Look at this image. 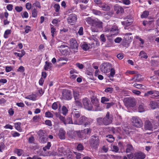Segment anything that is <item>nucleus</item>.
<instances>
[{
	"label": "nucleus",
	"instance_id": "nucleus-1",
	"mask_svg": "<svg viewBox=\"0 0 159 159\" xmlns=\"http://www.w3.org/2000/svg\"><path fill=\"white\" fill-rule=\"evenodd\" d=\"M113 120V116L110 114L109 112L107 113L105 116L103 118L100 117L97 119V122L99 125L103 124L106 125L111 124Z\"/></svg>",
	"mask_w": 159,
	"mask_h": 159
},
{
	"label": "nucleus",
	"instance_id": "nucleus-2",
	"mask_svg": "<svg viewBox=\"0 0 159 159\" xmlns=\"http://www.w3.org/2000/svg\"><path fill=\"white\" fill-rule=\"evenodd\" d=\"M92 122L91 119L86 117L84 116H81L77 120H74V124L76 125H84L85 127L89 125Z\"/></svg>",
	"mask_w": 159,
	"mask_h": 159
},
{
	"label": "nucleus",
	"instance_id": "nucleus-3",
	"mask_svg": "<svg viewBox=\"0 0 159 159\" xmlns=\"http://www.w3.org/2000/svg\"><path fill=\"white\" fill-rule=\"evenodd\" d=\"M102 23L101 21H94L92 24L91 29L93 32H98L102 28Z\"/></svg>",
	"mask_w": 159,
	"mask_h": 159
},
{
	"label": "nucleus",
	"instance_id": "nucleus-4",
	"mask_svg": "<svg viewBox=\"0 0 159 159\" xmlns=\"http://www.w3.org/2000/svg\"><path fill=\"white\" fill-rule=\"evenodd\" d=\"M132 125L137 128H140L143 125V122L137 116H133L131 118Z\"/></svg>",
	"mask_w": 159,
	"mask_h": 159
},
{
	"label": "nucleus",
	"instance_id": "nucleus-5",
	"mask_svg": "<svg viewBox=\"0 0 159 159\" xmlns=\"http://www.w3.org/2000/svg\"><path fill=\"white\" fill-rule=\"evenodd\" d=\"M78 44L75 39L74 38L70 39L69 41L70 48L75 52H77L78 49Z\"/></svg>",
	"mask_w": 159,
	"mask_h": 159
},
{
	"label": "nucleus",
	"instance_id": "nucleus-6",
	"mask_svg": "<svg viewBox=\"0 0 159 159\" xmlns=\"http://www.w3.org/2000/svg\"><path fill=\"white\" fill-rule=\"evenodd\" d=\"M111 67L112 66L110 63L104 62L101 65L100 70L102 72L106 73L109 72Z\"/></svg>",
	"mask_w": 159,
	"mask_h": 159
},
{
	"label": "nucleus",
	"instance_id": "nucleus-7",
	"mask_svg": "<svg viewBox=\"0 0 159 159\" xmlns=\"http://www.w3.org/2000/svg\"><path fill=\"white\" fill-rule=\"evenodd\" d=\"M68 23L70 25H74L76 22L77 20V16L74 14H71L68 15L67 18Z\"/></svg>",
	"mask_w": 159,
	"mask_h": 159
},
{
	"label": "nucleus",
	"instance_id": "nucleus-8",
	"mask_svg": "<svg viewBox=\"0 0 159 159\" xmlns=\"http://www.w3.org/2000/svg\"><path fill=\"white\" fill-rule=\"evenodd\" d=\"M62 96L65 99L70 100L72 98L71 92L69 90H64L62 92Z\"/></svg>",
	"mask_w": 159,
	"mask_h": 159
},
{
	"label": "nucleus",
	"instance_id": "nucleus-9",
	"mask_svg": "<svg viewBox=\"0 0 159 159\" xmlns=\"http://www.w3.org/2000/svg\"><path fill=\"white\" fill-rule=\"evenodd\" d=\"M82 102L85 109L88 110H91L92 109V106L89 99L85 98L83 99Z\"/></svg>",
	"mask_w": 159,
	"mask_h": 159
},
{
	"label": "nucleus",
	"instance_id": "nucleus-10",
	"mask_svg": "<svg viewBox=\"0 0 159 159\" xmlns=\"http://www.w3.org/2000/svg\"><path fill=\"white\" fill-rule=\"evenodd\" d=\"M80 111H77V110L75 108H73L72 110L71 115L73 117L74 120H77L81 116Z\"/></svg>",
	"mask_w": 159,
	"mask_h": 159
},
{
	"label": "nucleus",
	"instance_id": "nucleus-11",
	"mask_svg": "<svg viewBox=\"0 0 159 159\" xmlns=\"http://www.w3.org/2000/svg\"><path fill=\"white\" fill-rule=\"evenodd\" d=\"M153 128L152 122L149 120L145 121L144 124V129L146 130H152Z\"/></svg>",
	"mask_w": 159,
	"mask_h": 159
},
{
	"label": "nucleus",
	"instance_id": "nucleus-12",
	"mask_svg": "<svg viewBox=\"0 0 159 159\" xmlns=\"http://www.w3.org/2000/svg\"><path fill=\"white\" fill-rule=\"evenodd\" d=\"M38 134L39 138L41 139H48V136L45 130L42 129L40 130L38 132Z\"/></svg>",
	"mask_w": 159,
	"mask_h": 159
},
{
	"label": "nucleus",
	"instance_id": "nucleus-13",
	"mask_svg": "<svg viewBox=\"0 0 159 159\" xmlns=\"http://www.w3.org/2000/svg\"><path fill=\"white\" fill-rule=\"evenodd\" d=\"M145 157V155L141 152H135L134 154V159H143Z\"/></svg>",
	"mask_w": 159,
	"mask_h": 159
},
{
	"label": "nucleus",
	"instance_id": "nucleus-14",
	"mask_svg": "<svg viewBox=\"0 0 159 159\" xmlns=\"http://www.w3.org/2000/svg\"><path fill=\"white\" fill-rule=\"evenodd\" d=\"M125 104L129 107H133L134 105V102L131 98H126L125 99Z\"/></svg>",
	"mask_w": 159,
	"mask_h": 159
},
{
	"label": "nucleus",
	"instance_id": "nucleus-15",
	"mask_svg": "<svg viewBox=\"0 0 159 159\" xmlns=\"http://www.w3.org/2000/svg\"><path fill=\"white\" fill-rule=\"evenodd\" d=\"M90 142L91 147L94 148H97L99 145L98 140H91Z\"/></svg>",
	"mask_w": 159,
	"mask_h": 159
},
{
	"label": "nucleus",
	"instance_id": "nucleus-16",
	"mask_svg": "<svg viewBox=\"0 0 159 159\" xmlns=\"http://www.w3.org/2000/svg\"><path fill=\"white\" fill-rule=\"evenodd\" d=\"M99 7L102 8L104 11H107L109 10V7L107 4L105 3H101Z\"/></svg>",
	"mask_w": 159,
	"mask_h": 159
},
{
	"label": "nucleus",
	"instance_id": "nucleus-17",
	"mask_svg": "<svg viewBox=\"0 0 159 159\" xmlns=\"http://www.w3.org/2000/svg\"><path fill=\"white\" fill-rule=\"evenodd\" d=\"M115 9L116 11V13L117 14L122 13L124 12V9L121 7L120 6H116L115 7Z\"/></svg>",
	"mask_w": 159,
	"mask_h": 159
},
{
	"label": "nucleus",
	"instance_id": "nucleus-18",
	"mask_svg": "<svg viewBox=\"0 0 159 159\" xmlns=\"http://www.w3.org/2000/svg\"><path fill=\"white\" fill-rule=\"evenodd\" d=\"M65 132L62 129H60L59 131L58 135L60 139H64Z\"/></svg>",
	"mask_w": 159,
	"mask_h": 159
},
{
	"label": "nucleus",
	"instance_id": "nucleus-19",
	"mask_svg": "<svg viewBox=\"0 0 159 159\" xmlns=\"http://www.w3.org/2000/svg\"><path fill=\"white\" fill-rule=\"evenodd\" d=\"M52 66V64L51 62L46 61L45 62V64L44 66V69L45 70H47L48 69H51Z\"/></svg>",
	"mask_w": 159,
	"mask_h": 159
},
{
	"label": "nucleus",
	"instance_id": "nucleus-20",
	"mask_svg": "<svg viewBox=\"0 0 159 159\" xmlns=\"http://www.w3.org/2000/svg\"><path fill=\"white\" fill-rule=\"evenodd\" d=\"M150 105L151 108L153 109H154L158 107L157 103L155 101H152L151 102Z\"/></svg>",
	"mask_w": 159,
	"mask_h": 159
},
{
	"label": "nucleus",
	"instance_id": "nucleus-21",
	"mask_svg": "<svg viewBox=\"0 0 159 159\" xmlns=\"http://www.w3.org/2000/svg\"><path fill=\"white\" fill-rule=\"evenodd\" d=\"M38 11L36 9L34 8H32V9L31 13L32 16L34 17H36L37 16Z\"/></svg>",
	"mask_w": 159,
	"mask_h": 159
},
{
	"label": "nucleus",
	"instance_id": "nucleus-22",
	"mask_svg": "<svg viewBox=\"0 0 159 159\" xmlns=\"http://www.w3.org/2000/svg\"><path fill=\"white\" fill-rule=\"evenodd\" d=\"M37 96L35 94H31L25 97V98L28 99L35 101L36 100Z\"/></svg>",
	"mask_w": 159,
	"mask_h": 159
},
{
	"label": "nucleus",
	"instance_id": "nucleus-23",
	"mask_svg": "<svg viewBox=\"0 0 159 159\" xmlns=\"http://www.w3.org/2000/svg\"><path fill=\"white\" fill-rule=\"evenodd\" d=\"M15 126L16 129L18 131L20 132L21 131V129L20 126L21 124L20 122H17L15 123Z\"/></svg>",
	"mask_w": 159,
	"mask_h": 159
},
{
	"label": "nucleus",
	"instance_id": "nucleus-24",
	"mask_svg": "<svg viewBox=\"0 0 159 159\" xmlns=\"http://www.w3.org/2000/svg\"><path fill=\"white\" fill-rule=\"evenodd\" d=\"M145 107L143 104H141L139 106V111L140 112H143L145 111Z\"/></svg>",
	"mask_w": 159,
	"mask_h": 159
},
{
	"label": "nucleus",
	"instance_id": "nucleus-25",
	"mask_svg": "<svg viewBox=\"0 0 159 159\" xmlns=\"http://www.w3.org/2000/svg\"><path fill=\"white\" fill-rule=\"evenodd\" d=\"M139 56H141V57L142 58L147 59L148 57L147 53L143 51L140 52Z\"/></svg>",
	"mask_w": 159,
	"mask_h": 159
},
{
	"label": "nucleus",
	"instance_id": "nucleus-26",
	"mask_svg": "<svg viewBox=\"0 0 159 159\" xmlns=\"http://www.w3.org/2000/svg\"><path fill=\"white\" fill-rule=\"evenodd\" d=\"M142 75L140 74H138L136 75H135L134 77L136 78L135 81L139 82L143 80L142 78H141Z\"/></svg>",
	"mask_w": 159,
	"mask_h": 159
},
{
	"label": "nucleus",
	"instance_id": "nucleus-27",
	"mask_svg": "<svg viewBox=\"0 0 159 159\" xmlns=\"http://www.w3.org/2000/svg\"><path fill=\"white\" fill-rule=\"evenodd\" d=\"M74 97L75 100L79 99L80 98L79 93L77 91H74Z\"/></svg>",
	"mask_w": 159,
	"mask_h": 159
},
{
	"label": "nucleus",
	"instance_id": "nucleus-28",
	"mask_svg": "<svg viewBox=\"0 0 159 159\" xmlns=\"http://www.w3.org/2000/svg\"><path fill=\"white\" fill-rule=\"evenodd\" d=\"M67 124H74V122H73L71 118L69 117L66 120V121L64 122V124L66 125Z\"/></svg>",
	"mask_w": 159,
	"mask_h": 159
},
{
	"label": "nucleus",
	"instance_id": "nucleus-29",
	"mask_svg": "<svg viewBox=\"0 0 159 159\" xmlns=\"http://www.w3.org/2000/svg\"><path fill=\"white\" fill-rule=\"evenodd\" d=\"M149 11H144L142 14L141 15V18H146L149 15Z\"/></svg>",
	"mask_w": 159,
	"mask_h": 159
},
{
	"label": "nucleus",
	"instance_id": "nucleus-30",
	"mask_svg": "<svg viewBox=\"0 0 159 159\" xmlns=\"http://www.w3.org/2000/svg\"><path fill=\"white\" fill-rule=\"evenodd\" d=\"M82 48L85 51H86L89 48V45L86 43H84L81 46Z\"/></svg>",
	"mask_w": 159,
	"mask_h": 159
},
{
	"label": "nucleus",
	"instance_id": "nucleus-31",
	"mask_svg": "<svg viewBox=\"0 0 159 159\" xmlns=\"http://www.w3.org/2000/svg\"><path fill=\"white\" fill-rule=\"evenodd\" d=\"M133 149L132 146L129 144H128L127 146V148L126 149V152L127 153L130 152Z\"/></svg>",
	"mask_w": 159,
	"mask_h": 159
},
{
	"label": "nucleus",
	"instance_id": "nucleus-32",
	"mask_svg": "<svg viewBox=\"0 0 159 159\" xmlns=\"http://www.w3.org/2000/svg\"><path fill=\"white\" fill-rule=\"evenodd\" d=\"M92 129L90 128H87L85 129L81 130V132L83 133H85L87 134H89L91 133Z\"/></svg>",
	"mask_w": 159,
	"mask_h": 159
},
{
	"label": "nucleus",
	"instance_id": "nucleus-33",
	"mask_svg": "<svg viewBox=\"0 0 159 159\" xmlns=\"http://www.w3.org/2000/svg\"><path fill=\"white\" fill-rule=\"evenodd\" d=\"M15 152L16 153L18 156H20L23 153V151L22 149H16Z\"/></svg>",
	"mask_w": 159,
	"mask_h": 159
},
{
	"label": "nucleus",
	"instance_id": "nucleus-34",
	"mask_svg": "<svg viewBox=\"0 0 159 159\" xmlns=\"http://www.w3.org/2000/svg\"><path fill=\"white\" fill-rule=\"evenodd\" d=\"M132 20H127L122 22L123 25H125L128 26L130 25L131 23L132 22Z\"/></svg>",
	"mask_w": 159,
	"mask_h": 159
},
{
	"label": "nucleus",
	"instance_id": "nucleus-35",
	"mask_svg": "<svg viewBox=\"0 0 159 159\" xmlns=\"http://www.w3.org/2000/svg\"><path fill=\"white\" fill-rule=\"evenodd\" d=\"M11 30H6L4 33V37L5 38L7 39L8 37L7 35L11 34Z\"/></svg>",
	"mask_w": 159,
	"mask_h": 159
},
{
	"label": "nucleus",
	"instance_id": "nucleus-36",
	"mask_svg": "<svg viewBox=\"0 0 159 159\" xmlns=\"http://www.w3.org/2000/svg\"><path fill=\"white\" fill-rule=\"evenodd\" d=\"M110 73L109 75V77H113L115 74V70L114 68H111L110 69Z\"/></svg>",
	"mask_w": 159,
	"mask_h": 159
},
{
	"label": "nucleus",
	"instance_id": "nucleus-37",
	"mask_svg": "<svg viewBox=\"0 0 159 159\" xmlns=\"http://www.w3.org/2000/svg\"><path fill=\"white\" fill-rule=\"evenodd\" d=\"M155 91L153 90H150L148 91L147 93H145L144 96L145 97L148 96L152 94H154L155 93Z\"/></svg>",
	"mask_w": 159,
	"mask_h": 159
},
{
	"label": "nucleus",
	"instance_id": "nucleus-38",
	"mask_svg": "<svg viewBox=\"0 0 159 159\" xmlns=\"http://www.w3.org/2000/svg\"><path fill=\"white\" fill-rule=\"evenodd\" d=\"M101 102L103 103H106V102H107L109 101V99L106 97H102L101 98Z\"/></svg>",
	"mask_w": 159,
	"mask_h": 159
},
{
	"label": "nucleus",
	"instance_id": "nucleus-39",
	"mask_svg": "<svg viewBox=\"0 0 159 159\" xmlns=\"http://www.w3.org/2000/svg\"><path fill=\"white\" fill-rule=\"evenodd\" d=\"M34 7H38L39 8H40L41 7L40 3L39 2L35 1V2L33 4L32 8H33Z\"/></svg>",
	"mask_w": 159,
	"mask_h": 159
},
{
	"label": "nucleus",
	"instance_id": "nucleus-40",
	"mask_svg": "<svg viewBox=\"0 0 159 159\" xmlns=\"http://www.w3.org/2000/svg\"><path fill=\"white\" fill-rule=\"evenodd\" d=\"M110 31L111 32L114 31L115 32L113 34H115L118 33V30L117 27L115 26H114L112 27Z\"/></svg>",
	"mask_w": 159,
	"mask_h": 159
},
{
	"label": "nucleus",
	"instance_id": "nucleus-41",
	"mask_svg": "<svg viewBox=\"0 0 159 159\" xmlns=\"http://www.w3.org/2000/svg\"><path fill=\"white\" fill-rule=\"evenodd\" d=\"M119 2L123 3V4L126 5H129L130 3V1L129 0H121L119 1Z\"/></svg>",
	"mask_w": 159,
	"mask_h": 159
},
{
	"label": "nucleus",
	"instance_id": "nucleus-42",
	"mask_svg": "<svg viewBox=\"0 0 159 159\" xmlns=\"http://www.w3.org/2000/svg\"><path fill=\"white\" fill-rule=\"evenodd\" d=\"M25 54V52L24 50L21 51V53H18L17 56L19 57V59L20 60L21 58Z\"/></svg>",
	"mask_w": 159,
	"mask_h": 159
},
{
	"label": "nucleus",
	"instance_id": "nucleus-43",
	"mask_svg": "<svg viewBox=\"0 0 159 159\" xmlns=\"http://www.w3.org/2000/svg\"><path fill=\"white\" fill-rule=\"evenodd\" d=\"M92 11L93 13L96 15L99 16L102 15V13L100 11L97 10H96L95 9H93Z\"/></svg>",
	"mask_w": 159,
	"mask_h": 159
},
{
	"label": "nucleus",
	"instance_id": "nucleus-44",
	"mask_svg": "<svg viewBox=\"0 0 159 159\" xmlns=\"http://www.w3.org/2000/svg\"><path fill=\"white\" fill-rule=\"evenodd\" d=\"M51 32L52 33V35L53 37L54 36V34H56V29L53 27V26L52 25H51Z\"/></svg>",
	"mask_w": 159,
	"mask_h": 159
},
{
	"label": "nucleus",
	"instance_id": "nucleus-45",
	"mask_svg": "<svg viewBox=\"0 0 159 159\" xmlns=\"http://www.w3.org/2000/svg\"><path fill=\"white\" fill-rule=\"evenodd\" d=\"M21 16L23 18H27L29 16V14L26 11H25L21 13Z\"/></svg>",
	"mask_w": 159,
	"mask_h": 159
},
{
	"label": "nucleus",
	"instance_id": "nucleus-46",
	"mask_svg": "<svg viewBox=\"0 0 159 159\" xmlns=\"http://www.w3.org/2000/svg\"><path fill=\"white\" fill-rule=\"evenodd\" d=\"M54 7L55 9V11L56 12H59L60 9V6L59 4H55L54 5Z\"/></svg>",
	"mask_w": 159,
	"mask_h": 159
},
{
	"label": "nucleus",
	"instance_id": "nucleus-47",
	"mask_svg": "<svg viewBox=\"0 0 159 159\" xmlns=\"http://www.w3.org/2000/svg\"><path fill=\"white\" fill-rule=\"evenodd\" d=\"M45 116L47 117L52 118L53 116V115L50 112L47 111L45 112Z\"/></svg>",
	"mask_w": 159,
	"mask_h": 159
},
{
	"label": "nucleus",
	"instance_id": "nucleus-48",
	"mask_svg": "<svg viewBox=\"0 0 159 159\" xmlns=\"http://www.w3.org/2000/svg\"><path fill=\"white\" fill-rule=\"evenodd\" d=\"M133 86L138 89L142 88V87L144 86L142 84H137V83H135L134 84Z\"/></svg>",
	"mask_w": 159,
	"mask_h": 159
},
{
	"label": "nucleus",
	"instance_id": "nucleus-49",
	"mask_svg": "<svg viewBox=\"0 0 159 159\" xmlns=\"http://www.w3.org/2000/svg\"><path fill=\"white\" fill-rule=\"evenodd\" d=\"M51 146V144L50 143L48 142L47 146L43 147V149L44 151H46L47 149H49L50 148Z\"/></svg>",
	"mask_w": 159,
	"mask_h": 159
},
{
	"label": "nucleus",
	"instance_id": "nucleus-50",
	"mask_svg": "<svg viewBox=\"0 0 159 159\" xmlns=\"http://www.w3.org/2000/svg\"><path fill=\"white\" fill-rule=\"evenodd\" d=\"M62 113L65 115L68 112V110L66 107L63 106L62 107Z\"/></svg>",
	"mask_w": 159,
	"mask_h": 159
},
{
	"label": "nucleus",
	"instance_id": "nucleus-51",
	"mask_svg": "<svg viewBox=\"0 0 159 159\" xmlns=\"http://www.w3.org/2000/svg\"><path fill=\"white\" fill-rule=\"evenodd\" d=\"M106 108L107 109H108L110 108L114 104V103L113 102H111L109 103H106Z\"/></svg>",
	"mask_w": 159,
	"mask_h": 159
},
{
	"label": "nucleus",
	"instance_id": "nucleus-52",
	"mask_svg": "<svg viewBox=\"0 0 159 159\" xmlns=\"http://www.w3.org/2000/svg\"><path fill=\"white\" fill-rule=\"evenodd\" d=\"M100 39L101 41L103 42H105L106 41V39L104 35L103 34H102L101 35Z\"/></svg>",
	"mask_w": 159,
	"mask_h": 159
},
{
	"label": "nucleus",
	"instance_id": "nucleus-53",
	"mask_svg": "<svg viewBox=\"0 0 159 159\" xmlns=\"http://www.w3.org/2000/svg\"><path fill=\"white\" fill-rule=\"evenodd\" d=\"M25 6L27 10H30L31 8L32 5L30 3L28 2L26 3Z\"/></svg>",
	"mask_w": 159,
	"mask_h": 159
},
{
	"label": "nucleus",
	"instance_id": "nucleus-54",
	"mask_svg": "<svg viewBox=\"0 0 159 159\" xmlns=\"http://www.w3.org/2000/svg\"><path fill=\"white\" fill-rule=\"evenodd\" d=\"M113 91V89L111 88H108L105 90V92L107 93H111Z\"/></svg>",
	"mask_w": 159,
	"mask_h": 159
},
{
	"label": "nucleus",
	"instance_id": "nucleus-55",
	"mask_svg": "<svg viewBox=\"0 0 159 159\" xmlns=\"http://www.w3.org/2000/svg\"><path fill=\"white\" fill-rule=\"evenodd\" d=\"M15 9L18 12L21 11L23 9V8L21 7L16 6L15 7Z\"/></svg>",
	"mask_w": 159,
	"mask_h": 159
},
{
	"label": "nucleus",
	"instance_id": "nucleus-56",
	"mask_svg": "<svg viewBox=\"0 0 159 159\" xmlns=\"http://www.w3.org/2000/svg\"><path fill=\"white\" fill-rule=\"evenodd\" d=\"M31 27L29 26L26 25L25 28V32L26 33H28L30 31V29Z\"/></svg>",
	"mask_w": 159,
	"mask_h": 159
},
{
	"label": "nucleus",
	"instance_id": "nucleus-57",
	"mask_svg": "<svg viewBox=\"0 0 159 159\" xmlns=\"http://www.w3.org/2000/svg\"><path fill=\"white\" fill-rule=\"evenodd\" d=\"M13 69L12 67L11 66H7L6 67L5 70L7 72H9L11 70H12Z\"/></svg>",
	"mask_w": 159,
	"mask_h": 159
},
{
	"label": "nucleus",
	"instance_id": "nucleus-58",
	"mask_svg": "<svg viewBox=\"0 0 159 159\" xmlns=\"http://www.w3.org/2000/svg\"><path fill=\"white\" fill-rule=\"evenodd\" d=\"M83 148L84 147L81 144H79L77 146V149L79 151L83 150Z\"/></svg>",
	"mask_w": 159,
	"mask_h": 159
},
{
	"label": "nucleus",
	"instance_id": "nucleus-59",
	"mask_svg": "<svg viewBox=\"0 0 159 159\" xmlns=\"http://www.w3.org/2000/svg\"><path fill=\"white\" fill-rule=\"evenodd\" d=\"M39 117L37 116H34L33 118V121L34 122H37L39 121Z\"/></svg>",
	"mask_w": 159,
	"mask_h": 159
},
{
	"label": "nucleus",
	"instance_id": "nucleus-60",
	"mask_svg": "<svg viewBox=\"0 0 159 159\" xmlns=\"http://www.w3.org/2000/svg\"><path fill=\"white\" fill-rule=\"evenodd\" d=\"M78 33L80 35H82L83 34V28L82 27H81L80 28Z\"/></svg>",
	"mask_w": 159,
	"mask_h": 159
},
{
	"label": "nucleus",
	"instance_id": "nucleus-61",
	"mask_svg": "<svg viewBox=\"0 0 159 159\" xmlns=\"http://www.w3.org/2000/svg\"><path fill=\"white\" fill-rule=\"evenodd\" d=\"M75 154L76 155L75 157L76 159H80L81 158L82 155L80 153L76 152L75 153Z\"/></svg>",
	"mask_w": 159,
	"mask_h": 159
},
{
	"label": "nucleus",
	"instance_id": "nucleus-62",
	"mask_svg": "<svg viewBox=\"0 0 159 159\" xmlns=\"http://www.w3.org/2000/svg\"><path fill=\"white\" fill-rule=\"evenodd\" d=\"M45 124L49 126H51L52 125L51 122L50 120H47L45 121Z\"/></svg>",
	"mask_w": 159,
	"mask_h": 159
},
{
	"label": "nucleus",
	"instance_id": "nucleus-63",
	"mask_svg": "<svg viewBox=\"0 0 159 159\" xmlns=\"http://www.w3.org/2000/svg\"><path fill=\"white\" fill-rule=\"evenodd\" d=\"M13 5L11 4H8L7 6V9L9 11H11L12 9Z\"/></svg>",
	"mask_w": 159,
	"mask_h": 159
},
{
	"label": "nucleus",
	"instance_id": "nucleus-64",
	"mask_svg": "<svg viewBox=\"0 0 159 159\" xmlns=\"http://www.w3.org/2000/svg\"><path fill=\"white\" fill-rule=\"evenodd\" d=\"M76 65L80 69H82L84 68V66L82 64H80L79 63H77L76 64Z\"/></svg>",
	"mask_w": 159,
	"mask_h": 159
}]
</instances>
